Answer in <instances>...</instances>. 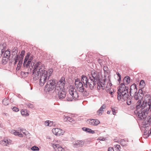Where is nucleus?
I'll return each mask as SVG.
<instances>
[{
	"label": "nucleus",
	"instance_id": "1",
	"mask_svg": "<svg viewBox=\"0 0 151 151\" xmlns=\"http://www.w3.org/2000/svg\"><path fill=\"white\" fill-rule=\"evenodd\" d=\"M31 65L33 69L32 70L33 80L35 81L40 78L39 84L41 86H43L47 80L49 79L50 75H47V72L44 70L41 62L38 61L36 63L32 62Z\"/></svg>",
	"mask_w": 151,
	"mask_h": 151
},
{
	"label": "nucleus",
	"instance_id": "2",
	"mask_svg": "<svg viewBox=\"0 0 151 151\" xmlns=\"http://www.w3.org/2000/svg\"><path fill=\"white\" fill-rule=\"evenodd\" d=\"M141 106V108L135 110L134 113L140 119L144 120V125L145 127H148L150 125L151 122V115L146 118L150 109H148L149 107L147 108L144 103Z\"/></svg>",
	"mask_w": 151,
	"mask_h": 151
},
{
	"label": "nucleus",
	"instance_id": "3",
	"mask_svg": "<svg viewBox=\"0 0 151 151\" xmlns=\"http://www.w3.org/2000/svg\"><path fill=\"white\" fill-rule=\"evenodd\" d=\"M129 88L127 86H120L117 92V99L120 100L122 99H127L129 97Z\"/></svg>",
	"mask_w": 151,
	"mask_h": 151
},
{
	"label": "nucleus",
	"instance_id": "4",
	"mask_svg": "<svg viewBox=\"0 0 151 151\" xmlns=\"http://www.w3.org/2000/svg\"><path fill=\"white\" fill-rule=\"evenodd\" d=\"M129 88L127 86H120L117 92V99L120 100L122 99H127L129 97Z\"/></svg>",
	"mask_w": 151,
	"mask_h": 151
},
{
	"label": "nucleus",
	"instance_id": "5",
	"mask_svg": "<svg viewBox=\"0 0 151 151\" xmlns=\"http://www.w3.org/2000/svg\"><path fill=\"white\" fill-rule=\"evenodd\" d=\"M100 73H99L96 71H93L91 72V76H89L90 79H92V81H91V83L93 84V89L94 87L95 86H96L97 81L99 80Z\"/></svg>",
	"mask_w": 151,
	"mask_h": 151
},
{
	"label": "nucleus",
	"instance_id": "6",
	"mask_svg": "<svg viewBox=\"0 0 151 151\" xmlns=\"http://www.w3.org/2000/svg\"><path fill=\"white\" fill-rule=\"evenodd\" d=\"M81 81L85 87L87 88L88 86L91 90L93 89L92 86L93 84L91 83V81L92 80V79H90L89 77L88 78L86 76L82 75L81 76Z\"/></svg>",
	"mask_w": 151,
	"mask_h": 151
},
{
	"label": "nucleus",
	"instance_id": "7",
	"mask_svg": "<svg viewBox=\"0 0 151 151\" xmlns=\"http://www.w3.org/2000/svg\"><path fill=\"white\" fill-rule=\"evenodd\" d=\"M55 80L54 79L48 80L46 85L45 86V89L48 91H52L55 88V90L56 86Z\"/></svg>",
	"mask_w": 151,
	"mask_h": 151
},
{
	"label": "nucleus",
	"instance_id": "8",
	"mask_svg": "<svg viewBox=\"0 0 151 151\" xmlns=\"http://www.w3.org/2000/svg\"><path fill=\"white\" fill-rule=\"evenodd\" d=\"M65 83V78L62 77L60 81L57 82L56 85L55 91L60 90H64Z\"/></svg>",
	"mask_w": 151,
	"mask_h": 151
},
{
	"label": "nucleus",
	"instance_id": "9",
	"mask_svg": "<svg viewBox=\"0 0 151 151\" xmlns=\"http://www.w3.org/2000/svg\"><path fill=\"white\" fill-rule=\"evenodd\" d=\"M78 97V92L75 90L74 91H71L70 94H68L66 99L68 101H71L73 99H76Z\"/></svg>",
	"mask_w": 151,
	"mask_h": 151
},
{
	"label": "nucleus",
	"instance_id": "10",
	"mask_svg": "<svg viewBox=\"0 0 151 151\" xmlns=\"http://www.w3.org/2000/svg\"><path fill=\"white\" fill-rule=\"evenodd\" d=\"M75 84L76 87L79 88V91L81 92H83L84 91L83 85L80 79L78 78L75 80Z\"/></svg>",
	"mask_w": 151,
	"mask_h": 151
},
{
	"label": "nucleus",
	"instance_id": "11",
	"mask_svg": "<svg viewBox=\"0 0 151 151\" xmlns=\"http://www.w3.org/2000/svg\"><path fill=\"white\" fill-rule=\"evenodd\" d=\"M105 79L97 81L96 86H95L94 87H96L97 86L98 89L100 90L101 87L102 89H104L105 87Z\"/></svg>",
	"mask_w": 151,
	"mask_h": 151
},
{
	"label": "nucleus",
	"instance_id": "12",
	"mask_svg": "<svg viewBox=\"0 0 151 151\" xmlns=\"http://www.w3.org/2000/svg\"><path fill=\"white\" fill-rule=\"evenodd\" d=\"M143 91L140 89L139 90L137 93L134 94L133 96L135 100H140L142 99L144 96Z\"/></svg>",
	"mask_w": 151,
	"mask_h": 151
},
{
	"label": "nucleus",
	"instance_id": "13",
	"mask_svg": "<svg viewBox=\"0 0 151 151\" xmlns=\"http://www.w3.org/2000/svg\"><path fill=\"white\" fill-rule=\"evenodd\" d=\"M64 90H58L55 91V92L58 95L59 98L60 99H64L66 96V93Z\"/></svg>",
	"mask_w": 151,
	"mask_h": 151
},
{
	"label": "nucleus",
	"instance_id": "14",
	"mask_svg": "<svg viewBox=\"0 0 151 151\" xmlns=\"http://www.w3.org/2000/svg\"><path fill=\"white\" fill-rule=\"evenodd\" d=\"M52 131L53 134L57 136H60L62 135L64 133L63 130L58 128L53 129Z\"/></svg>",
	"mask_w": 151,
	"mask_h": 151
},
{
	"label": "nucleus",
	"instance_id": "15",
	"mask_svg": "<svg viewBox=\"0 0 151 151\" xmlns=\"http://www.w3.org/2000/svg\"><path fill=\"white\" fill-rule=\"evenodd\" d=\"M87 122L91 125L96 126L100 123L99 121L97 119H90L88 120Z\"/></svg>",
	"mask_w": 151,
	"mask_h": 151
},
{
	"label": "nucleus",
	"instance_id": "16",
	"mask_svg": "<svg viewBox=\"0 0 151 151\" xmlns=\"http://www.w3.org/2000/svg\"><path fill=\"white\" fill-rule=\"evenodd\" d=\"M137 90L136 85L135 84L132 85L130 87L129 92L130 96H131L133 93H137Z\"/></svg>",
	"mask_w": 151,
	"mask_h": 151
},
{
	"label": "nucleus",
	"instance_id": "17",
	"mask_svg": "<svg viewBox=\"0 0 151 151\" xmlns=\"http://www.w3.org/2000/svg\"><path fill=\"white\" fill-rule=\"evenodd\" d=\"M84 142L83 140H78L73 143V146L75 148L82 147L84 145Z\"/></svg>",
	"mask_w": 151,
	"mask_h": 151
},
{
	"label": "nucleus",
	"instance_id": "18",
	"mask_svg": "<svg viewBox=\"0 0 151 151\" xmlns=\"http://www.w3.org/2000/svg\"><path fill=\"white\" fill-rule=\"evenodd\" d=\"M144 103V105L145 104L146 105V107L147 108H148L149 107V109H151V99H149V100L148 101H147L146 100H145L143 101V104Z\"/></svg>",
	"mask_w": 151,
	"mask_h": 151
},
{
	"label": "nucleus",
	"instance_id": "19",
	"mask_svg": "<svg viewBox=\"0 0 151 151\" xmlns=\"http://www.w3.org/2000/svg\"><path fill=\"white\" fill-rule=\"evenodd\" d=\"M143 104V102L142 103L141 99L138 100V101L136 103V109L135 110H138L141 108V106Z\"/></svg>",
	"mask_w": 151,
	"mask_h": 151
},
{
	"label": "nucleus",
	"instance_id": "20",
	"mask_svg": "<svg viewBox=\"0 0 151 151\" xmlns=\"http://www.w3.org/2000/svg\"><path fill=\"white\" fill-rule=\"evenodd\" d=\"M64 120L65 121H68L72 123H73L75 122L73 119L68 116H65L64 118Z\"/></svg>",
	"mask_w": 151,
	"mask_h": 151
},
{
	"label": "nucleus",
	"instance_id": "21",
	"mask_svg": "<svg viewBox=\"0 0 151 151\" xmlns=\"http://www.w3.org/2000/svg\"><path fill=\"white\" fill-rule=\"evenodd\" d=\"M18 60H19V55H16L14 57H12V59L11 60V62L14 61V65H15L17 64Z\"/></svg>",
	"mask_w": 151,
	"mask_h": 151
},
{
	"label": "nucleus",
	"instance_id": "22",
	"mask_svg": "<svg viewBox=\"0 0 151 151\" xmlns=\"http://www.w3.org/2000/svg\"><path fill=\"white\" fill-rule=\"evenodd\" d=\"M130 95H129V97H128V98H127V99H122L124 100H127V103L129 105H131L132 103V101L131 99L132 98V97H130Z\"/></svg>",
	"mask_w": 151,
	"mask_h": 151
},
{
	"label": "nucleus",
	"instance_id": "23",
	"mask_svg": "<svg viewBox=\"0 0 151 151\" xmlns=\"http://www.w3.org/2000/svg\"><path fill=\"white\" fill-rule=\"evenodd\" d=\"M0 144L4 145L7 146L9 144V142L8 139H4L1 142Z\"/></svg>",
	"mask_w": 151,
	"mask_h": 151
},
{
	"label": "nucleus",
	"instance_id": "24",
	"mask_svg": "<svg viewBox=\"0 0 151 151\" xmlns=\"http://www.w3.org/2000/svg\"><path fill=\"white\" fill-rule=\"evenodd\" d=\"M10 55V51L8 50L5 51L4 54V56L9 58Z\"/></svg>",
	"mask_w": 151,
	"mask_h": 151
},
{
	"label": "nucleus",
	"instance_id": "25",
	"mask_svg": "<svg viewBox=\"0 0 151 151\" xmlns=\"http://www.w3.org/2000/svg\"><path fill=\"white\" fill-rule=\"evenodd\" d=\"M9 58L5 57H3L2 58V63L3 64H5L8 60Z\"/></svg>",
	"mask_w": 151,
	"mask_h": 151
},
{
	"label": "nucleus",
	"instance_id": "26",
	"mask_svg": "<svg viewBox=\"0 0 151 151\" xmlns=\"http://www.w3.org/2000/svg\"><path fill=\"white\" fill-rule=\"evenodd\" d=\"M33 59V56H31L30 57L29 59L28 60L27 63L26 64V68H28L29 67V65L30 64L32 60Z\"/></svg>",
	"mask_w": 151,
	"mask_h": 151
},
{
	"label": "nucleus",
	"instance_id": "27",
	"mask_svg": "<svg viewBox=\"0 0 151 151\" xmlns=\"http://www.w3.org/2000/svg\"><path fill=\"white\" fill-rule=\"evenodd\" d=\"M25 53V51L24 50H22L19 57V59L23 60V58Z\"/></svg>",
	"mask_w": 151,
	"mask_h": 151
},
{
	"label": "nucleus",
	"instance_id": "28",
	"mask_svg": "<svg viewBox=\"0 0 151 151\" xmlns=\"http://www.w3.org/2000/svg\"><path fill=\"white\" fill-rule=\"evenodd\" d=\"M124 81L127 84H129L130 81V77L128 76H126L124 78Z\"/></svg>",
	"mask_w": 151,
	"mask_h": 151
},
{
	"label": "nucleus",
	"instance_id": "29",
	"mask_svg": "<svg viewBox=\"0 0 151 151\" xmlns=\"http://www.w3.org/2000/svg\"><path fill=\"white\" fill-rule=\"evenodd\" d=\"M120 143L121 145L123 146L127 145V144L126 143V141L124 139H121L120 141Z\"/></svg>",
	"mask_w": 151,
	"mask_h": 151
},
{
	"label": "nucleus",
	"instance_id": "30",
	"mask_svg": "<svg viewBox=\"0 0 151 151\" xmlns=\"http://www.w3.org/2000/svg\"><path fill=\"white\" fill-rule=\"evenodd\" d=\"M17 49L16 48H15L14 49H13L12 51V52L13 53L12 55H13V57H14L15 56H16L15 55H17Z\"/></svg>",
	"mask_w": 151,
	"mask_h": 151
},
{
	"label": "nucleus",
	"instance_id": "31",
	"mask_svg": "<svg viewBox=\"0 0 151 151\" xmlns=\"http://www.w3.org/2000/svg\"><path fill=\"white\" fill-rule=\"evenodd\" d=\"M31 150H32L35 151H39V148L36 146H34L31 148Z\"/></svg>",
	"mask_w": 151,
	"mask_h": 151
},
{
	"label": "nucleus",
	"instance_id": "32",
	"mask_svg": "<svg viewBox=\"0 0 151 151\" xmlns=\"http://www.w3.org/2000/svg\"><path fill=\"white\" fill-rule=\"evenodd\" d=\"M3 104L5 105L6 106L8 105V101L6 99H4L2 101Z\"/></svg>",
	"mask_w": 151,
	"mask_h": 151
},
{
	"label": "nucleus",
	"instance_id": "33",
	"mask_svg": "<svg viewBox=\"0 0 151 151\" xmlns=\"http://www.w3.org/2000/svg\"><path fill=\"white\" fill-rule=\"evenodd\" d=\"M87 130V133H91L92 134H93L95 133V132L94 131L92 130L91 129L89 128H88Z\"/></svg>",
	"mask_w": 151,
	"mask_h": 151
},
{
	"label": "nucleus",
	"instance_id": "34",
	"mask_svg": "<svg viewBox=\"0 0 151 151\" xmlns=\"http://www.w3.org/2000/svg\"><path fill=\"white\" fill-rule=\"evenodd\" d=\"M29 59L25 57L24 59V62L23 64V66H24V67L26 68V64H27L26 63L27 61Z\"/></svg>",
	"mask_w": 151,
	"mask_h": 151
},
{
	"label": "nucleus",
	"instance_id": "35",
	"mask_svg": "<svg viewBox=\"0 0 151 151\" xmlns=\"http://www.w3.org/2000/svg\"><path fill=\"white\" fill-rule=\"evenodd\" d=\"M106 108V105L105 104H103L102 106L100 107L99 110L100 111H104L103 109Z\"/></svg>",
	"mask_w": 151,
	"mask_h": 151
},
{
	"label": "nucleus",
	"instance_id": "36",
	"mask_svg": "<svg viewBox=\"0 0 151 151\" xmlns=\"http://www.w3.org/2000/svg\"><path fill=\"white\" fill-rule=\"evenodd\" d=\"M19 62L17 64L18 67H21L22 65V63L23 60H21L19 59Z\"/></svg>",
	"mask_w": 151,
	"mask_h": 151
},
{
	"label": "nucleus",
	"instance_id": "37",
	"mask_svg": "<svg viewBox=\"0 0 151 151\" xmlns=\"http://www.w3.org/2000/svg\"><path fill=\"white\" fill-rule=\"evenodd\" d=\"M103 70L104 72H106V73H109V70H108V68L107 66H105L103 68Z\"/></svg>",
	"mask_w": 151,
	"mask_h": 151
},
{
	"label": "nucleus",
	"instance_id": "38",
	"mask_svg": "<svg viewBox=\"0 0 151 151\" xmlns=\"http://www.w3.org/2000/svg\"><path fill=\"white\" fill-rule=\"evenodd\" d=\"M11 133L12 134H14L15 135H17V133H18V132L17 131L13 129L11 131Z\"/></svg>",
	"mask_w": 151,
	"mask_h": 151
},
{
	"label": "nucleus",
	"instance_id": "39",
	"mask_svg": "<svg viewBox=\"0 0 151 151\" xmlns=\"http://www.w3.org/2000/svg\"><path fill=\"white\" fill-rule=\"evenodd\" d=\"M12 110L14 111L15 112H17L19 110V109L18 108L14 107H13L12 108Z\"/></svg>",
	"mask_w": 151,
	"mask_h": 151
},
{
	"label": "nucleus",
	"instance_id": "40",
	"mask_svg": "<svg viewBox=\"0 0 151 151\" xmlns=\"http://www.w3.org/2000/svg\"><path fill=\"white\" fill-rule=\"evenodd\" d=\"M145 81L142 80L140 81V83H139V85H142V86H145Z\"/></svg>",
	"mask_w": 151,
	"mask_h": 151
},
{
	"label": "nucleus",
	"instance_id": "41",
	"mask_svg": "<svg viewBox=\"0 0 151 151\" xmlns=\"http://www.w3.org/2000/svg\"><path fill=\"white\" fill-rule=\"evenodd\" d=\"M70 89L69 91V94H70V92L71 91H74L75 90L74 88L72 87H70Z\"/></svg>",
	"mask_w": 151,
	"mask_h": 151
},
{
	"label": "nucleus",
	"instance_id": "42",
	"mask_svg": "<svg viewBox=\"0 0 151 151\" xmlns=\"http://www.w3.org/2000/svg\"><path fill=\"white\" fill-rule=\"evenodd\" d=\"M59 145H60L58 144H53L52 145V146L54 148H58V147L59 146Z\"/></svg>",
	"mask_w": 151,
	"mask_h": 151
},
{
	"label": "nucleus",
	"instance_id": "43",
	"mask_svg": "<svg viewBox=\"0 0 151 151\" xmlns=\"http://www.w3.org/2000/svg\"><path fill=\"white\" fill-rule=\"evenodd\" d=\"M45 125L47 126H48L50 127L51 126V125H50V124L49 123V121H46L45 122Z\"/></svg>",
	"mask_w": 151,
	"mask_h": 151
},
{
	"label": "nucleus",
	"instance_id": "44",
	"mask_svg": "<svg viewBox=\"0 0 151 151\" xmlns=\"http://www.w3.org/2000/svg\"><path fill=\"white\" fill-rule=\"evenodd\" d=\"M102 111H100L99 110L97 112V113L98 115L99 116L101 115L102 114Z\"/></svg>",
	"mask_w": 151,
	"mask_h": 151
},
{
	"label": "nucleus",
	"instance_id": "45",
	"mask_svg": "<svg viewBox=\"0 0 151 151\" xmlns=\"http://www.w3.org/2000/svg\"><path fill=\"white\" fill-rule=\"evenodd\" d=\"M21 114L23 115H26L27 113L26 112H25L24 111L22 110L21 111Z\"/></svg>",
	"mask_w": 151,
	"mask_h": 151
},
{
	"label": "nucleus",
	"instance_id": "46",
	"mask_svg": "<svg viewBox=\"0 0 151 151\" xmlns=\"http://www.w3.org/2000/svg\"><path fill=\"white\" fill-rule=\"evenodd\" d=\"M27 106L29 108H32L33 107V105L32 104H29L27 105Z\"/></svg>",
	"mask_w": 151,
	"mask_h": 151
},
{
	"label": "nucleus",
	"instance_id": "47",
	"mask_svg": "<svg viewBox=\"0 0 151 151\" xmlns=\"http://www.w3.org/2000/svg\"><path fill=\"white\" fill-rule=\"evenodd\" d=\"M18 133L17 134L16 136H18L20 137H23V134L21 133H20L19 132H18Z\"/></svg>",
	"mask_w": 151,
	"mask_h": 151
},
{
	"label": "nucleus",
	"instance_id": "48",
	"mask_svg": "<svg viewBox=\"0 0 151 151\" xmlns=\"http://www.w3.org/2000/svg\"><path fill=\"white\" fill-rule=\"evenodd\" d=\"M111 111L112 112V114L113 115H116V112H115V109L114 108H111Z\"/></svg>",
	"mask_w": 151,
	"mask_h": 151
},
{
	"label": "nucleus",
	"instance_id": "49",
	"mask_svg": "<svg viewBox=\"0 0 151 151\" xmlns=\"http://www.w3.org/2000/svg\"><path fill=\"white\" fill-rule=\"evenodd\" d=\"M30 55V53L29 52L27 53V55L25 56V57L29 59Z\"/></svg>",
	"mask_w": 151,
	"mask_h": 151
},
{
	"label": "nucleus",
	"instance_id": "50",
	"mask_svg": "<svg viewBox=\"0 0 151 151\" xmlns=\"http://www.w3.org/2000/svg\"><path fill=\"white\" fill-rule=\"evenodd\" d=\"M115 147L118 150H120L119 149L120 148V146L119 145H116Z\"/></svg>",
	"mask_w": 151,
	"mask_h": 151
},
{
	"label": "nucleus",
	"instance_id": "51",
	"mask_svg": "<svg viewBox=\"0 0 151 151\" xmlns=\"http://www.w3.org/2000/svg\"><path fill=\"white\" fill-rule=\"evenodd\" d=\"M105 139L104 137L99 138V139L100 141H104L105 140Z\"/></svg>",
	"mask_w": 151,
	"mask_h": 151
},
{
	"label": "nucleus",
	"instance_id": "52",
	"mask_svg": "<svg viewBox=\"0 0 151 151\" xmlns=\"http://www.w3.org/2000/svg\"><path fill=\"white\" fill-rule=\"evenodd\" d=\"M108 151H114V150L112 147H109L108 149Z\"/></svg>",
	"mask_w": 151,
	"mask_h": 151
},
{
	"label": "nucleus",
	"instance_id": "53",
	"mask_svg": "<svg viewBox=\"0 0 151 151\" xmlns=\"http://www.w3.org/2000/svg\"><path fill=\"white\" fill-rule=\"evenodd\" d=\"M63 148L60 147V145L58 147V150L59 151H61L63 150Z\"/></svg>",
	"mask_w": 151,
	"mask_h": 151
},
{
	"label": "nucleus",
	"instance_id": "54",
	"mask_svg": "<svg viewBox=\"0 0 151 151\" xmlns=\"http://www.w3.org/2000/svg\"><path fill=\"white\" fill-rule=\"evenodd\" d=\"M88 128L83 127L82 129L83 131L87 132V129Z\"/></svg>",
	"mask_w": 151,
	"mask_h": 151
},
{
	"label": "nucleus",
	"instance_id": "55",
	"mask_svg": "<svg viewBox=\"0 0 151 151\" xmlns=\"http://www.w3.org/2000/svg\"><path fill=\"white\" fill-rule=\"evenodd\" d=\"M123 86V87H124L126 86L125 85L124 83H121V84L120 85V86H119V87H120V86Z\"/></svg>",
	"mask_w": 151,
	"mask_h": 151
},
{
	"label": "nucleus",
	"instance_id": "56",
	"mask_svg": "<svg viewBox=\"0 0 151 151\" xmlns=\"http://www.w3.org/2000/svg\"><path fill=\"white\" fill-rule=\"evenodd\" d=\"M116 74L119 77H121V76L119 73H117Z\"/></svg>",
	"mask_w": 151,
	"mask_h": 151
},
{
	"label": "nucleus",
	"instance_id": "57",
	"mask_svg": "<svg viewBox=\"0 0 151 151\" xmlns=\"http://www.w3.org/2000/svg\"><path fill=\"white\" fill-rule=\"evenodd\" d=\"M20 129V131H21L24 134H25V135H26V134L25 133V132H23L24 131V130L22 129Z\"/></svg>",
	"mask_w": 151,
	"mask_h": 151
},
{
	"label": "nucleus",
	"instance_id": "58",
	"mask_svg": "<svg viewBox=\"0 0 151 151\" xmlns=\"http://www.w3.org/2000/svg\"><path fill=\"white\" fill-rule=\"evenodd\" d=\"M31 68H30L29 69H29H28V73L29 72L31 71Z\"/></svg>",
	"mask_w": 151,
	"mask_h": 151
},
{
	"label": "nucleus",
	"instance_id": "59",
	"mask_svg": "<svg viewBox=\"0 0 151 151\" xmlns=\"http://www.w3.org/2000/svg\"><path fill=\"white\" fill-rule=\"evenodd\" d=\"M111 111H108L107 112V114H110Z\"/></svg>",
	"mask_w": 151,
	"mask_h": 151
},
{
	"label": "nucleus",
	"instance_id": "60",
	"mask_svg": "<svg viewBox=\"0 0 151 151\" xmlns=\"http://www.w3.org/2000/svg\"><path fill=\"white\" fill-rule=\"evenodd\" d=\"M121 77H119V79H118V81L119 82V83L120 82V81H121Z\"/></svg>",
	"mask_w": 151,
	"mask_h": 151
},
{
	"label": "nucleus",
	"instance_id": "61",
	"mask_svg": "<svg viewBox=\"0 0 151 151\" xmlns=\"http://www.w3.org/2000/svg\"><path fill=\"white\" fill-rule=\"evenodd\" d=\"M113 93V92L112 91H110L109 92V94H110L111 96L113 95L112 94V93Z\"/></svg>",
	"mask_w": 151,
	"mask_h": 151
},
{
	"label": "nucleus",
	"instance_id": "62",
	"mask_svg": "<svg viewBox=\"0 0 151 151\" xmlns=\"http://www.w3.org/2000/svg\"><path fill=\"white\" fill-rule=\"evenodd\" d=\"M4 52V51L3 50V49L1 51V54H2Z\"/></svg>",
	"mask_w": 151,
	"mask_h": 151
},
{
	"label": "nucleus",
	"instance_id": "63",
	"mask_svg": "<svg viewBox=\"0 0 151 151\" xmlns=\"http://www.w3.org/2000/svg\"><path fill=\"white\" fill-rule=\"evenodd\" d=\"M49 123L51 125V126L52 125V122H51L50 121Z\"/></svg>",
	"mask_w": 151,
	"mask_h": 151
},
{
	"label": "nucleus",
	"instance_id": "64",
	"mask_svg": "<svg viewBox=\"0 0 151 151\" xmlns=\"http://www.w3.org/2000/svg\"><path fill=\"white\" fill-rule=\"evenodd\" d=\"M61 151H65V150L63 148V150Z\"/></svg>",
	"mask_w": 151,
	"mask_h": 151
}]
</instances>
